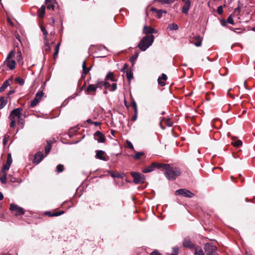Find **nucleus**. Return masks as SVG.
I'll use <instances>...</instances> for the list:
<instances>
[{
  "instance_id": "obj_1",
  "label": "nucleus",
  "mask_w": 255,
  "mask_h": 255,
  "mask_svg": "<svg viewBox=\"0 0 255 255\" xmlns=\"http://www.w3.org/2000/svg\"><path fill=\"white\" fill-rule=\"evenodd\" d=\"M163 165L168 166L166 167H162V168L166 170V171L165 172L164 174L168 180H174L177 177L179 176L181 174V171L178 168L175 167H171L168 164H163Z\"/></svg>"
},
{
  "instance_id": "obj_2",
  "label": "nucleus",
  "mask_w": 255,
  "mask_h": 255,
  "mask_svg": "<svg viewBox=\"0 0 255 255\" xmlns=\"http://www.w3.org/2000/svg\"><path fill=\"white\" fill-rule=\"evenodd\" d=\"M153 40V35H147L143 37L138 46L141 51H145L152 44Z\"/></svg>"
},
{
  "instance_id": "obj_3",
  "label": "nucleus",
  "mask_w": 255,
  "mask_h": 255,
  "mask_svg": "<svg viewBox=\"0 0 255 255\" xmlns=\"http://www.w3.org/2000/svg\"><path fill=\"white\" fill-rule=\"evenodd\" d=\"M22 110L21 108H17L11 112L9 116V119L11 121L10 124V128L15 127L17 119L20 118Z\"/></svg>"
},
{
  "instance_id": "obj_4",
  "label": "nucleus",
  "mask_w": 255,
  "mask_h": 255,
  "mask_svg": "<svg viewBox=\"0 0 255 255\" xmlns=\"http://www.w3.org/2000/svg\"><path fill=\"white\" fill-rule=\"evenodd\" d=\"M167 166V165H163V164L153 162L150 165L143 167L142 169V171L144 173H146L153 171L155 168H162V167H166Z\"/></svg>"
},
{
  "instance_id": "obj_5",
  "label": "nucleus",
  "mask_w": 255,
  "mask_h": 255,
  "mask_svg": "<svg viewBox=\"0 0 255 255\" xmlns=\"http://www.w3.org/2000/svg\"><path fill=\"white\" fill-rule=\"evenodd\" d=\"M217 247L212 243H207L204 246V250L206 255H218Z\"/></svg>"
},
{
  "instance_id": "obj_6",
  "label": "nucleus",
  "mask_w": 255,
  "mask_h": 255,
  "mask_svg": "<svg viewBox=\"0 0 255 255\" xmlns=\"http://www.w3.org/2000/svg\"><path fill=\"white\" fill-rule=\"evenodd\" d=\"M131 175L133 178V182L135 184L142 183L144 182L145 178L143 174L138 172H133L131 173Z\"/></svg>"
},
{
  "instance_id": "obj_7",
  "label": "nucleus",
  "mask_w": 255,
  "mask_h": 255,
  "mask_svg": "<svg viewBox=\"0 0 255 255\" xmlns=\"http://www.w3.org/2000/svg\"><path fill=\"white\" fill-rule=\"evenodd\" d=\"M176 195H181L188 198H191L194 196V194L188 190L184 189H178L175 192Z\"/></svg>"
},
{
  "instance_id": "obj_8",
  "label": "nucleus",
  "mask_w": 255,
  "mask_h": 255,
  "mask_svg": "<svg viewBox=\"0 0 255 255\" xmlns=\"http://www.w3.org/2000/svg\"><path fill=\"white\" fill-rule=\"evenodd\" d=\"M9 209L13 212H15V215H21L24 214V210L21 207L14 204H11Z\"/></svg>"
},
{
  "instance_id": "obj_9",
  "label": "nucleus",
  "mask_w": 255,
  "mask_h": 255,
  "mask_svg": "<svg viewBox=\"0 0 255 255\" xmlns=\"http://www.w3.org/2000/svg\"><path fill=\"white\" fill-rule=\"evenodd\" d=\"M43 96L42 91L38 92L36 94L35 98L31 102L30 107L33 108L35 107L37 104L40 101L41 98Z\"/></svg>"
},
{
  "instance_id": "obj_10",
  "label": "nucleus",
  "mask_w": 255,
  "mask_h": 255,
  "mask_svg": "<svg viewBox=\"0 0 255 255\" xmlns=\"http://www.w3.org/2000/svg\"><path fill=\"white\" fill-rule=\"evenodd\" d=\"M96 157L97 158L104 161H107L108 158L106 155L105 152L103 150H98L96 152Z\"/></svg>"
},
{
  "instance_id": "obj_11",
  "label": "nucleus",
  "mask_w": 255,
  "mask_h": 255,
  "mask_svg": "<svg viewBox=\"0 0 255 255\" xmlns=\"http://www.w3.org/2000/svg\"><path fill=\"white\" fill-rule=\"evenodd\" d=\"M4 63L10 70H13L15 67L16 63L14 60H5Z\"/></svg>"
},
{
  "instance_id": "obj_12",
  "label": "nucleus",
  "mask_w": 255,
  "mask_h": 255,
  "mask_svg": "<svg viewBox=\"0 0 255 255\" xmlns=\"http://www.w3.org/2000/svg\"><path fill=\"white\" fill-rule=\"evenodd\" d=\"M185 3L182 7V11L185 14H187L188 12V10L191 5V2L189 0L184 1Z\"/></svg>"
},
{
  "instance_id": "obj_13",
  "label": "nucleus",
  "mask_w": 255,
  "mask_h": 255,
  "mask_svg": "<svg viewBox=\"0 0 255 255\" xmlns=\"http://www.w3.org/2000/svg\"><path fill=\"white\" fill-rule=\"evenodd\" d=\"M44 158L42 152H38L34 156V162L37 164L39 163Z\"/></svg>"
},
{
  "instance_id": "obj_14",
  "label": "nucleus",
  "mask_w": 255,
  "mask_h": 255,
  "mask_svg": "<svg viewBox=\"0 0 255 255\" xmlns=\"http://www.w3.org/2000/svg\"><path fill=\"white\" fill-rule=\"evenodd\" d=\"M94 135L98 137L97 140L99 142H104L105 141V137L100 131H97L95 133Z\"/></svg>"
},
{
  "instance_id": "obj_15",
  "label": "nucleus",
  "mask_w": 255,
  "mask_h": 255,
  "mask_svg": "<svg viewBox=\"0 0 255 255\" xmlns=\"http://www.w3.org/2000/svg\"><path fill=\"white\" fill-rule=\"evenodd\" d=\"M98 87H100V83L99 82L97 83V84L96 85H90L88 88H87L86 89V92L88 93H90L91 92H95L97 89L98 88Z\"/></svg>"
},
{
  "instance_id": "obj_16",
  "label": "nucleus",
  "mask_w": 255,
  "mask_h": 255,
  "mask_svg": "<svg viewBox=\"0 0 255 255\" xmlns=\"http://www.w3.org/2000/svg\"><path fill=\"white\" fill-rule=\"evenodd\" d=\"M12 82V80L11 79H8L5 80L2 86L0 87V92H2L5 90V89L10 85V83Z\"/></svg>"
},
{
  "instance_id": "obj_17",
  "label": "nucleus",
  "mask_w": 255,
  "mask_h": 255,
  "mask_svg": "<svg viewBox=\"0 0 255 255\" xmlns=\"http://www.w3.org/2000/svg\"><path fill=\"white\" fill-rule=\"evenodd\" d=\"M167 78V76L164 74H162L161 76L158 78V84L161 86H164L165 83L163 82V81L166 80Z\"/></svg>"
},
{
  "instance_id": "obj_18",
  "label": "nucleus",
  "mask_w": 255,
  "mask_h": 255,
  "mask_svg": "<svg viewBox=\"0 0 255 255\" xmlns=\"http://www.w3.org/2000/svg\"><path fill=\"white\" fill-rule=\"evenodd\" d=\"M6 172L5 171H2L0 175V180L3 184L6 183Z\"/></svg>"
},
{
  "instance_id": "obj_19",
  "label": "nucleus",
  "mask_w": 255,
  "mask_h": 255,
  "mask_svg": "<svg viewBox=\"0 0 255 255\" xmlns=\"http://www.w3.org/2000/svg\"><path fill=\"white\" fill-rule=\"evenodd\" d=\"M7 104V100L4 97H0V109H3Z\"/></svg>"
},
{
  "instance_id": "obj_20",
  "label": "nucleus",
  "mask_w": 255,
  "mask_h": 255,
  "mask_svg": "<svg viewBox=\"0 0 255 255\" xmlns=\"http://www.w3.org/2000/svg\"><path fill=\"white\" fill-rule=\"evenodd\" d=\"M44 49L45 51L48 52L50 50V47L49 44V40L47 38L44 37Z\"/></svg>"
},
{
  "instance_id": "obj_21",
  "label": "nucleus",
  "mask_w": 255,
  "mask_h": 255,
  "mask_svg": "<svg viewBox=\"0 0 255 255\" xmlns=\"http://www.w3.org/2000/svg\"><path fill=\"white\" fill-rule=\"evenodd\" d=\"M154 32V29L150 26H144L143 32L145 34H151Z\"/></svg>"
},
{
  "instance_id": "obj_22",
  "label": "nucleus",
  "mask_w": 255,
  "mask_h": 255,
  "mask_svg": "<svg viewBox=\"0 0 255 255\" xmlns=\"http://www.w3.org/2000/svg\"><path fill=\"white\" fill-rule=\"evenodd\" d=\"M106 80H109L112 81H116L117 80L115 77L114 74L112 72H109L106 76Z\"/></svg>"
},
{
  "instance_id": "obj_23",
  "label": "nucleus",
  "mask_w": 255,
  "mask_h": 255,
  "mask_svg": "<svg viewBox=\"0 0 255 255\" xmlns=\"http://www.w3.org/2000/svg\"><path fill=\"white\" fill-rule=\"evenodd\" d=\"M194 255H205V254L201 248L196 247L195 249Z\"/></svg>"
},
{
  "instance_id": "obj_24",
  "label": "nucleus",
  "mask_w": 255,
  "mask_h": 255,
  "mask_svg": "<svg viewBox=\"0 0 255 255\" xmlns=\"http://www.w3.org/2000/svg\"><path fill=\"white\" fill-rule=\"evenodd\" d=\"M183 246L187 248H191L192 247V243L188 238H185L183 242Z\"/></svg>"
},
{
  "instance_id": "obj_25",
  "label": "nucleus",
  "mask_w": 255,
  "mask_h": 255,
  "mask_svg": "<svg viewBox=\"0 0 255 255\" xmlns=\"http://www.w3.org/2000/svg\"><path fill=\"white\" fill-rule=\"evenodd\" d=\"M45 7L44 5H42L40 9L38 10V16L40 17H43L45 14Z\"/></svg>"
},
{
  "instance_id": "obj_26",
  "label": "nucleus",
  "mask_w": 255,
  "mask_h": 255,
  "mask_svg": "<svg viewBox=\"0 0 255 255\" xmlns=\"http://www.w3.org/2000/svg\"><path fill=\"white\" fill-rule=\"evenodd\" d=\"M170 30H176L178 29V26L176 23H173L169 24L167 27Z\"/></svg>"
},
{
  "instance_id": "obj_27",
  "label": "nucleus",
  "mask_w": 255,
  "mask_h": 255,
  "mask_svg": "<svg viewBox=\"0 0 255 255\" xmlns=\"http://www.w3.org/2000/svg\"><path fill=\"white\" fill-rule=\"evenodd\" d=\"M151 10L155 11L157 14V15L158 18H160L162 15V14L166 13V11L163 10H156L155 8H151Z\"/></svg>"
},
{
  "instance_id": "obj_28",
  "label": "nucleus",
  "mask_w": 255,
  "mask_h": 255,
  "mask_svg": "<svg viewBox=\"0 0 255 255\" xmlns=\"http://www.w3.org/2000/svg\"><path fill=\"white\" fill-rule=\"evenodd\" d=\"M82 68L83 73L85 75H86L89 71L90 68H87L86 67V61H84L82 63Z\"/></svg>"
},
{
  "instance_id": "obj_29",
  "label": "nucleus",
  "mask_w": 255,
  "mask_h": 255,
  "mask_svg": "<svg viewBox=\"0 0 255 255\" xmlns=\"http://www.w3.org/2000/svg\"><path fill=\"white\" fill-rule=\"evenodd\" d=\"M60 43H58L56 46H55V52L53 54V58L54 59H56L57 57V55L58 54V52H59V47H60Z\"/></svg>"
},
{
  "instance_id": "obj_30",
  "label": "nucleus",
  "mask_w": 255,
  "mask_h": 255,
  "mask_svg": "<svg viewBox=\"0 0 255 255\" xmlns=\"http://www.w3.org/2000/svg\"><path fill=\"white\" fill-rule=\"evenodd\" d=\"M144 155V153L143 152H135V154L133 156V157L135 159H139L141 156Z\"/></svg>"
},
{
  "instance_id": "obj_31",
  "label": "nucleus",
  "mask_w": 255,
  "mask_h": 255,
  "mask_svg": "<svg viewBox=\"0 0 255 255\" xmlns=\"http://www.w3.org/2000/svg\"><path fill=\"white\" fill-rule=\"evenodd\" d=\"M194 38L198 39V41H197V42H196L195 43V45L197 47L200 46L202 44V39H201V37L199 35H197V36H195Z\"/></svg>"
},
{
  "instance_id": "obj_32",
  "label": "nucleus",
  "mask_w": 255,
  "mask_h": 255,
  "mask_svg": "<svg viewBox=\"0 0 255 255\" xmlns=\"http://www.w3.org/2000/svg\"><path fill=\"white\" fill-rule=\"evenodd\" d=\"M99 83H100V87L101 85H104L105 88L106 89H109L111 87L110 84L107 82H99Z\"/></svg>"
},
{
  "instance_id": "obj_33",
  "label": "nucleus",
  "mask_w": 255,
  "mask_h": 255,
  "mask_svg": "<svg viewBox=\"0 0 255 255\" xmlns=\"http://www.w3.org/2000/svg\"><path fill=\"white\" fill-rule=\"evenodd\" d=\"M232 144L237 147H240L242 144V142L240 140H238L235 142H232Z\"/></svg>"
},
{
  "instance_id": "obj_34",
  "label": "nucleus",
  "mask_w": 255,
  "mask_h": 255,
  "mask_svg": "<svg viewBox=\"0 0 255 255\" xmlns=\"http://www.w3.org/2000/svg\"><path fill=\"white\" fill-rule=\"evenodd\" d=\"M158 1L164 3V4H170L173 3L175 0H158Z\"/></svg>"
},
{
  "instance_id": "obj_35",
  "label": "nucleus",
  "mask_w": 255,
  "mask_h": 255,
  "mask_svg": "<svg viewBox=\"0 0 255 255\" xmlns=\"http://www.w3.org/2000/svg\"><path fill=\"white\" fill-rule=\"evenodd\" d=\"M50 149H51L50 144L49 142H48L47 145H46V146L45 147V153L46 155H47L49 153Z\"/></svg>"
},
{
  "instance_id": "obj_36",
  "label": "nucleus",
  "mask_w": 255,
  "mask_h": 255,
  "mask_svg": "<svg viewBox=\"0 0 255 255\" xmlns=\"http://www.w3.org/2000/svg\"><path fill=\"white\" fill-rule=\"evenodd\" d=\"M56 170L58 172H61L64 170V166L62 164H59L57 165Z\"/></svg>"
},
{
  "instance_id": "obj_37",
  "label": "nucleus",
  "mask_w": 255,
  "mask_h": 255,
  "mask_svg": "<svg viewBox=\"0 0 255 255\" xmlns=\"http://www.w3.org/2000/svg\"><path fill=\"white\" fill-rule=\"evenodd\" d=\"M16 60L18 62H20L22 60V55L20 51H18L17 53Z\"/></svg>"
},
{
  "instance_id": "obj_38",
  "label": "nucleus",
  "mask_w": 255,
  "mask_h": 255,
  "mask_svg": "<svg viewBox=\"0 0 255 255\" xmlns=\"http://www.w3.org/2000/svg\"><path fill=\"white\" fill-rule=\"evenodd\" d=\"M14 52L12 50L7 55L6 60H10V59L11 58H12L13 57H14Z\"/></svg>"
},
{
  "instance_id": "obj_39",
  "label": "nucleus",
  "mask_w": 255,
  "mask_h": 255,
  "mask_svg": "<svg viewBox=\"0 0 255 255\" xmlns=\"http://www.w3.org/2000/svg\"><path fill=\"white\" fill-rule=\"evenodd\" d=\"M127 78L129 80H130L132 78L133 75H132V73L130 71L127 70Z\"/></svg>"
},
{
  "instance_id": "obj_40",
  "label": "nucleus",
  "mask_w": 255,
  "mask_h": 255,
  "mask_svg": "<svg viewBox=\"0 0 255 255\" xmlns=\"http://www.w3.org/2000/svg\"><path fill=\"white\" fill-rule=\"evenodd\" d=\"M15 81L21 85H23L24 83V81L22 78H17L15 79Z\"/></svg>"
},
{
  "instance_id": "obj_41",
  "label": "nucleus",
  "mask_w": 255,
  "mask_h": 255,
  "mask_svg": "<svg viewBox=\"0 0 255 255\" xmlns=\"http://www.w3.org/2000/svg\"><path fill=\"white\" fill-rule=\"evenodd\" d=\"M132 106L134 109V113H136V114H137V107L136 104L134 101H133L132 102Z\"/></svg>"
},
{
  "instance_id": "obj_42",
  "label": "nucleus",
  "mask_w": 255,
  "mask_h": 255,
  "mask_svg": "<svg viewBox=\"0 0 255 255\" xmlns=\"http://www.w3.org/2000/svg\"><path fill=\"white\" fill-rule=\"evenodd\" d=\"M227 21L228 23H230V24H234V20H233V19L232 17V15H230L227 18Z\"/></svg>"
},
{
  "instance_id": "obj_43",
  "label": "nucleus",
  "mask_w": 255,
  "mask_h": 255,
  "mask_svg": "<svg viewBox=\"0 0 255 255\" xmlns=\"http://www.w3.org/2000/svg\"><path fill=\"white\" fill-rule=\"evenodd\" d=\"M178 253V249L177 247H174L172 249V255H177Z\"/></svg>"
},
{
  "instance_id": "obj_44",
  "label": "nucleus",
  "mask_w": 255,
  "mask_h": 255,
  "mask_svg": "<svg viewBox=\"0 0 255 255\" xmlns=\"http://www.w3.org/2000/svg\"><path fill=\"white\" fill-rule=\"evenodd\" d=\"M41 29L42 32H43V35H44V37L47 38V35L48 34V32L46 31V29L44 27L41 26Z\"/></svg>"
},
{
  "instance_id": "obj_45",
  "label": "nucleus",
  "mask_w": 255,
  "mask_h": 255,
  "mask_svg": "<svg viewBox=\"0 0 255 255\" xmlns=\"http://www.w3.org/2000/svg\"><path fill=\"white\" fill-rule=\"evenodd\" d=\"M127 144L128 147L129 148H130L132 150H134V147L130 141L127 140Z\"/></svg>"
},
{
  "instance_id": "obj_46",
  "label": "nucleus",
  "mask_w": 255,
  "mask_h": 255,
  "mask_svg": "<svg viewBox=\"0 0 255 255\" xmlns=\"http://www.w3.org/2000/svg\"><path fill=\"white\" fill-rule=\"evenodd\" d=\"M165 124L168 127H171L172 126V122L169 120L167 119L165 121Z\"/></svg>"
},
{
  "instance_id": "obj_47",
  "label": "nucleus",
  "mask_w": 255,
  "mask_h": 255,
  "mask_svg": "<svg viewBox=\"0 0 255 255\" xmlns=\"http://www.w3.org/2000/svg\"><path fill=\"white\" fill-rule=\"evenodd\" d=\"M10 166V165L7 164H4L3 166V169L2 171H6V170H8L9 169Z\"/></svg>"
},
{
  "instance_id": "obj_48",
  "label": "nucleus",
  "mask_w": 255,
  "mask_h": 255,
  "mask_svg": "<svg viewBox=\"0 0 255 255\" xmlns=\"http://www.w3.org/2000/svg\"><path fill=\"white\" fill-rule=\"evenodd\" d=\"M117 88V84L116 83H113L112 85V87L109 90L111 91H115Z\"/></svg>"
},
{
  "instance_id": "obj_49",
  "label": "nucleus",
  "mask_w": 255,
  "mask_h": 255,
  "mask_svg": "<svg viewBox=\"0 0 255 255\" xmlns=\"http://www.w3.org/2000/svg\"><path fill=\"white\" fill-rule=\"evenodd\" d=\"M217 12L219 14H221L223 12V7L222 6H219L218 7Z\"/></svg>"
},
{
  "instance_id": "obj_50",
  "label": "nucleus",
  "mask_w": 255,
  "mask_h": 255,
  "mask_svg": "<svg viewBox=\"0 0 255 255\" xmlns=\"http://www.w3.org/2000/svg\"><path fill=\"white\" fill-rule=\"evenodd\" d=\"M53 3H48L47 4V7L48 9H54V6L53 5V4H52Z\"/></svg>"
},
{
  "instance_id": "obj_51",
  "label": "nucleus",
  "mask_w": 255,
  "mask_h": 255,
  "mask_svg": "<svg viewBox=\"0 0 255 255\" xmlns=\"http://www.w3.org/2000/svg\"><path fill=\"white\" fill-rule=\"evenodd\" d=\"M17 121H18V123L19 125H21L22 126L21 127H22L23 124H24V121L23 120L21 119V116L20 117V118L19 119H17Z\"/></svg>"
},
{
  "instance_id": "obj_52",
  "label": "nucleus",
  "mask_w": 255,
  "mask_h": 255,
  "mask_svg": "<svg viewBox=\"0 0 255 255\" xmlns=\"http://www.w3.org/2000/svg\"><path fill=\"white\" fill-rule=\"evenodd\" d=\"M137 56H138V54H136V55H134L133 56H132L131 57V58H130V60L131 61V62L133 63V62H134V61H135V60H136V59H137Z\"/></svg>"
},
{
  "instance_id": "obj_53",
  "label": "nucleus",
  "mask_w": 255,
  "mask_h": 255,
  "mask_svg": "<svg viewBox=\"0 0 255 255\" xmlns=\"http://www.w3.org/2000/svg\"><path fill=\"white\" fill-rule=\"evenodd\" d=\"M11 163H12V159H11L10 156L8 155V158H7V160L6 164H9V165H10Z\"/></svg>"
},
{
  "instance_id": "obj_54",
  "label": "nucleus",
  "mask_w": 255,
  "mask_h": 255,
  "mask_svg": "<svg viewBox=\"0 0 255 255\" xmlns=\"http://www.w3.org/2000/svg\"><path fill=\"white\" fill-rule=\"evenodd\" d=\"M8 136H7L6 135H5L3 140V143L4 145L6 144V143L8 141Z\"/></svg>"
},
{
  "instance_id": "obj_55",
  "label": "nucleus",
  "mask_w": 255,
  "mask_h": 255,
  "mask_svg": "<svg viewBox=\"0 0 255 255\" xmlns=\"http://www.w3.org/2000/svg\"><path fill=\"white\" fill-rule=\"evenodd\" d=\"M63 213V212H62L56 213L55 214H49V216H59L60 215H61Z\"/></svg>"
},
{
  "instance_id": "obj_56",
  "label": "nucleus",
  "mask_w": 255,
  "mask_h": 255,
  "mask_svg": "<svg viewBox=\"0 0 255 255\" xmlns=\"http://www.w3.org/2000/svg\"><path fill=\"white\" fill-rule=\"evenodd\" d=\"M150 255H161L159 252L156 251H154L152 252Z\"/></svg>"
},
{
  "instance_id": "obj_57",
  "label": "nucleus",
  "mask_w": 255,
  "mask_h": 255,
  "mask_svg": "<svg viewBox=\"0 0 255 255\" xmlns=\"http://www.w3.org/2000/svg\"><path fill=\"white\" fill-rule=\"evenodd\" d=\"M135 113L134 115L131 118V121L133 122L135 121L137 119V114H136V113Z\"/></svg>"
},
{
  "instance_id": "obj_58",
  "label": "nucleus",
  "mask_w": 255,
  "mask_h": 255,
  "mask_svg": "<svg viewBox=\"0 0 255 255\" xmlns=\"http://www.w3.org/2000/svg\"><path fill=\"white\" fill-rule=\"evenodd\" d=\"M55 1V0H45L46 4H48V3H54Z\"/></svg>"
},
{
  "instance_id": "obj_59",
  "label": "nucleus",
  "mask_w": 255,
  "mask_h": 255,
  "mask_svg": "<svg viewBox=\"0 0 255 255\" xmlns=\"http://www.w3.org/2000/svg\"><path fill=\"white\" fill-rule=\"evenodd\" d=\"M240 10H241V8L240 7V6H238L237 8H236L235 9V12H237L238 14H239L240 12Z\"/></svg>"
},
{
  "instance_id": "obj_60",
  "label": "nucleus",
  "mask_w": 255,
  "mask_h": 255,
  "mask_svg": "<svg viewBox=\"0 0 255 255\" xmlns=\"http://www.w3.org/2000/svg\"><path fill=\"white\" fill-rule=\"evenodd\" d=\"M128 64H125V65H124V67H123V69H122V70H121V71H122V72H124V71H125V70L126 69H127V68H128Z\"/></svg>"
},
{
  "instance_id": "obj_61",
  "label": "nucleus",
  "mask_w": 255,
  "mask_h": 255,
  "mask_svg": "<svg viewBox=\"0 0 255 255\" xmlns=\"http://www.w3.org/2000/svg\"><path fill=\"white\" fill-rule=\"evenodd\" d=\"M92 124H94L95 126H98L101 125V123L97 122H93Z\"/></svg>"
},
{
  "instance_id": "obj_62",
  "label": "nucleus",
  "mask_w": 255,
  "mask_h": 255,
  "mask_svg": "<svg viewBox=\"0 0 255 255\" xmlns=\"http://www.w3.org/2000/svg\"><path fill=\"white\" fill-rule=\"evenodd\" d=\"M14 93V90H10L8 93V95H10L13 94Z\"/></svg>"
},
{
  "instance_id": "obj_63",
  "label": "nucleus",
  "mask_w": 255,
  "mask_h": 255,
  "mask_svg": "<svg viewBox=\"0 0 255 255\" xmlns=\"http://www.w3.org/2000/svg\"><path fill=\"white\" fill-rule=\"evenodd\" d=\"M86 122L89 124H92L93 122H92V120L90 119H88L87 120Z\"/></svg>"
},
{
  "instance_id": "obj_64",
  "label": "nucleus",
  "mask_w": 255,
  "mask_h": 255,
  "mask_svg": "<svg viewBox=\"0 0 255 255\" xmlns=\"http://www.w3.org/2000/svg\"><path fill=\"white\" fill-rule=\"evenodd\" d=\"M3 198V194L1 192H0V201L2 200Z\"/></svg>"
}]
</instances>
